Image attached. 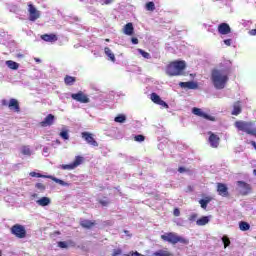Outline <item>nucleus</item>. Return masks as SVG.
Here are the masks:
<instances>
[{"instance_id": "1", "label": "nucleus", "mask_w": 256, "mask_h": 256, "mask_svg": "<svg viewBox=\"0 0 256 256\" xmlns=\"http://www.w3.org/2000/svg\"><path fill=\"white\" fill-rule=\"evenodd\" d=\"M211 81L215 89H225L227 83H229V74L223 70L213 69L211 71Z\"/></svg>"}, {"instance_id": "2", "label": "nucleus", "mask_w": 256, "mask_h": 256, "mask_svg": "<svg viewBox=\"0 0 256 256\" xmlns=\"http://www.w3.org/2000/svg\"><path fill=\"white\" fill-rule=\"evenodd\" d=\"M185 69H187L185 60H175L166 66V74L169 77H179L185 75Z\"/></svg>"}, {"instance_id": "3", "label": "nucleus", "mask_w": 256, "mask_h": 256, "mask_svg": "<svg viewBox=\"0 0 256 256\" xmlns=\"http://www.w3.org/2000/svg\"><path fill=\"white\" fill-rule=\"evenodd\" d=\"M162 241L166 243H171V245H177V243H182V245H189V240L187 238L181 237L174 232H168L160 236Z\"/></svg>"}, {"instance_id": "4", "label": "nucleus", "mask_w": 256, "mask_h": 256, "mask_svg": "<svg viewBox=\"0 0 256 256\" xmlns=\"http://www.w3.org/2000/svg\"><path fill=\"white\" fill-rule=\"evenodd\" d=\"M235 127L237 128L238 131H244L248 135H253V137H255L256 135V128H251L253 127V123L251 122L236 121Z\"/></svg>"}, {"instance_id": "5", "label": "nucleus", "mask_w": 256, "mask_h": 256, "mask_svg": "<svg viewBox=\"0 0 256 256\" xmlns=\"http://www.w3.org/2000/svg\"><path fill=\"white\" fill-rule=\"evenodd\" d=\"M30 177H37V178H42V179H51L52 181H54V183H58V185H62V187H69V183L55 177V176H50V175H43L41 173H37V172H30Z\"/></svg>"}, {"instance_id": "6", "label": "nucleus", "mask_w": 256, "mask_h": 256, "mask_svg": "<svg viewBox=\"0 0 256 256\" xmlns=\"http://www.w3.org/2000/svg\"><path fill=\"white\" fill-rule=\"evenodd\" d=\"M10 232L15 235L17 239H25L27 237V230L21 224H15L11 227Z\"/></svg>"}, {"instance_id": "7", "label": "nucleus", "mask_w": 256, "mask_h": 256, "mask_svg": "<svg viewBox=\"0 0 256 256\" xmlns=\"http://www.w3.org/2000/svg\"><path fill=\"white\" fill-rule=\"evenodd\" d=\"M71 99H73V101H77V103H83V104L91 103V99H89V96L85 94L83 91L72 93Z\"/></svg>"}, {"instance_id": "8", "label": "nucleus", "mask_w": 256, "mask_h": 256, "mask_svg": "<svg viewBox=\"0 0 256 256\" xmlns=\"http://www.w3.org/2000/svg\"><path fill=\"white\" fill-rule=\"evenodd\" d=\"M29 21L35 22L41 17V12L31 3L28 4Z\"/></svg>"}, {"instance_id": "9", "label": "nucleus", "mask_w": 256, "mask_h": 256, "mask_svg": "<svg viewBox=\"0 0 256 256\" xmlns=\"http://www.w3.org/2000/svg\"><path fill=\"white\" fill-rule=\"evenodd\" d=\"M193 115H196L197 117H202V119H206L207 121H216L215 116H211L205 112H202L200 108L194 107L192 109Z\"/></svg>"}, {"instance_id": "10", "label": "nucleus", "mask_w": 256, "mask_h": 256, "mask_svg": "<svg viewBox=\"0 0 256 256\" xmlns=\"http://www.w3.org/2000/svg\"><path fill=\"white\" fill-rule=\"evenodd\" d=\"M150 99L153 103H155L156 105H160L161 107H165V109H169V105L166 104L165 101H163L161 99V96L158 95L157 93L153 92L151 95H150Z\"/></svg>"}, {"instance_id": "11", "label": "nucleus", "mask_w": 256, "mask_h": 256, "mask_svg": "<svg viewBox=\"0 0 256 256\" xmlns=\"http://www.w3.org/2000/svg\"><path fill=\"white\" fill-rule=\"evenodd\" d=\"M209 138L208 141L210 143V147H212L213 149H217V147H219V142L221 141V138H219V136H217L215 133L213 132H208Z\"/></svg>"}, {"instance_id": "12", "label": "nucleus", "mask_w": 256, "mask_h": 256, "mask_svg": "<svg viewBox=\"0 0 256 256\" xmlns=\"http://www.w3.org/2000/svg\"><path fill=\"white\" fill-rule=\"evenodd\" d=\"M237 185L239 187V193L240 195H249L251 193V185L244 181H238Z\"/></svg>"}, {"instance_id": "13", "label": "nucleus", "mask_w": 256, "mask_h": 256, "mask_svg": "<svg viewBox=\"0 0 256 256\" xmlns=\"http://www.w3.org/2000/svg\"><path fill=\"white\" fill-rule=\"evenodd\" d=\"M82 139L86 140L88 145H92V147H98L99 143H97V140L93 137V134L89 132H82Z\"/></svg>"}, {"instance_id": "14", "label": "nucleus", "mask_w": 256, "mask_h": 256, "mask_svg": "<svg viewBox=\"0 0 256 256\" xmlns=\"http://www.w3.org/2000/svg\"><path fill=\"white\" fill-rule=\"evenodd\" d=\"M217 192L221 197H229V188L224 183H217Z\"/></svg>"}, {"instance_id": "15", "label": "nucleus", "mask_w": 256, "mask_h": 256, "mask_svg": "<svg viewBox=\"0 0 256 256\" xmlns=\"http://www.w3.org/2000/svg\"><path fill=\"white\" fill-rule=\"evenodd\" d=\"M8 107L11 111H15V113H19L21 111V107L19 106V101L17 99L11 98L8 102Z\"/></svg>"}, {"instance_id": "16", "label": "nucleus", "mask_w": 256, "mask_h": 256, "mask_svg": "<svg viewBox=\"0 0 256 256\" xmlns=\"http://www.w3.org/2000/svg\"><path fill=\"white\" fill-rule=\"evenodd\" d=\"M218 33L220 35H229L231 33V26L227 23H221L218 25Z\"/></svg>"}, {"instance_id": "17", "label": "nucleus", "mask_w": 256, "mask_h": 256, "mask_svg": "<svg viewBox=\"0 0 256 256\" xmlns=\"http://www.w3.org/2000/svg\"><path fill=\"white\" fill-rule=\"evenodd\" d=\"M42 41H46V43H55L59 40V37H57L56 34H43L40 36Z\"/></svg>"}, {"instance_id": "18", "label": "nucleus", "mask_w": 256, "mask_h": 256, "mask_svg": "<svg viewBox=\"0 0 256 256\" xmlns=\"http://www.w3.org/2000/svg\"><path fill=\"white\" fill-rule=\"evenodd\" d=\"M55 121V116L53 114H48L44 120L40 123L41 127H51Z\"/></svg>"}, {"instance_id": "19", "label": "nucleus", "mask_w": 256, "mask_h": 256, "mask_svg": "<svg viewBox=\"0 0 256 256\" xmlns=\"http://www.w3.org/2000/svg\"><path fill=\"white\" fill-rule=\"evenodd\" d=\"M81 161H74L71 164H62L60 165V168H62L64 171H73V169H76V167H79V164Z\"/></svg>"}, {"instance_id": "20", "label": "nucleus", "mask_w": 256, "mask_h": 256, "mask_svg": "<svg viewBox=\"0 0 256 256\" xmlns=\"http://www.w3.org/2000/svg\"><path fill=\"white\" fill-rule=\"evenodd\" d=\"M20 154L24 157H31V155H33V150H31V146L23 145L20 148Z\"/></svg>"}, {"instance_id": "21", "label": "nucleus", "mask_w": 256, "mask_h": 256, "mask_svg": "<svg viewBox=\"0 0 256 256\" xmlns=\"http://www.w3.org/2000/svg\"><path fill=\"white\" fill-rule=\"evenodd\" d=\"M95 225H97L95 221H91V220L80 221V226L83 227V229H93Z\"/></svg>"}, {"instance_id": "22", "label": "nucleus", "mask_w": 256, "mask_h": 256, "mask_svg": "<svg viewBox=\"0 0 256 256\" xmlns=\"http://www.w3.org/2000/svg\"><path fill=\"white\" fill-rule=\"evenodd\" d=\"M180 87H185L186 89H198L199 85L197 82L189 81V82H180Z\"/></svg>"}, {"instance_id": "23", "label": "nucleus", "mask_w": 256, "mask_h": 256, "mask_svg": "<svg viewBox=\"0 0 256 256\" xmlns=\"http://www.w3.org/2000/svg\"><path fill=\"white\" fill-rule=\"evenodd\" d=\"M241 111H242L241 101L235 102L233 104V110H232L231 115H235V116L240 115Z\"/></svg>"}, {"instance_id": "24", "label": "nucleus", "mask_w": 256, "mask_h": 256, "mask_svg": "<svg viewBox=\"0 0 256 256\" xmlns=\"http://www.w3.org/2000/svg\"><path fill=\"white\" fill-rule=\"evenodd\" d=\"M37 205L40 207H47V205H51V198L49 197H42L36 201Z\"/></svg>"}, {"instance_id": "25", "label": "nucleus", "mask_w": 256, "mask_h": 256, "mask_svg": "<svg viewBox=\"0 0 256 256\" xmlns=\"http://www.w3.org/2000/svg\"><path fill=\"white\" fill-rule=\"evenodd\" d=\"M75 247V242H73V240H68L66 241H60L58 242V247H60V249H67L68 247Z\"/></svg>"}, {"instance_id": "26", "label": "nucleus", "mask_w": 256, "mask_h": 256, "mask_svg": "<svg viewBox=\"0 0 256 256\" xmlns=\"http://www.w3.org/2000/svg\"><path fill=\"white\" fill-rule=\"evenodd\" d=\"M210 201H213V198L207 196L204 199L199 200V204L202 209H207V205H209Z\"/></svg>"}, {"instance_id": "27", "label": "nucleus", "mask_w": 256, "mask_h": 256, "mask_svg": "<svg viewBox=\"0 0 256 256\" xmlns=\"http://www.w3.org/2000/svg\"><path fill=\"white\" fill-rule=\"evenodd\" d=\"M133 31H135V29L133 28V23H127L124 26V34L125 35H133Z\"/></svg>"}, {"instance_id": "28", "label": "nucleus", "mask_w": 256, "mask_h": 256, "mask_svg": "<svg viewBox=\"0 0 256 256\" xmlns=\"http://www.w3.org/2000/svg\"><path fill=\"white\" fill-rule=\"evenodd\" d=\"M104 53H105V55H107V57H109L110 61L115 63V54L111 51L110 47H105Z\"/></svg>"}, {"instance_id": "29", "label": "nucleus", "mask_w": 256, "mask_h": 256, "mask_svg": "<svg viewBox=\"0 0 256 256\" xmlns=\"http://www.w3.org/2000/svg\"><path fill=\"white\" fill-rule=\"evenodd\" d=\"M6 65L9 69H12L13 71H17V69H19V63L12 60L6 61Z\"/></svg>"}, {"instance_id": "30", "label": "nucleus", "mask_w": 256, "mask_h": 256, "mask_svg": "<svg viewBox=\"0 0 256 256\" xmlns=\"http://www.w3.org/2000/svg\"><path fill=\"white\" fill-rule=\"evenodd\" d=\"M75 81H77V78L76 77H73V76H69V75H66L64 77V83L65 85H68V86H71L75 83Z\"/></svg>"}, {"instance_id": "31", "label": "nucleus", "mask_w": 256, "mask_h": 256, "mask_svg": "<svg viewBox=\"0 0 256 256\" xmlns=\"http://www.w3.org/2000/svg\"><path fill=\"white\" fill-rule=\"evenodd\" d=\"M207 223H209V217H207V216H203L196 221V224L199 227H203L204 225H207Z\"/></svg>"}, {"instance_id": "32", "label": "nucleus", "mask_w": 256, "mask_h": 256, "mask_svg": "<svg viewBox=\"0 0 256 256\" xmlns=\"http://www.w3.org/2000/svg\"><path fill=\"white\" fill-rule=\"evenodd\" d=\"M240 231H249L251 229V225L245 221L239 222Z\"/></svg>"}, {"instance_id": "33", "label": "nucleus", "mask_w": 256, "mask_h": 256, "mask_svg": "<svg viewBox=\"0 0 256 256\" xmlns=\"http://www.w3.org/2000/svg\"><path fill=\"white\" fill-rule=\"evenodd\" d=\"M115 123H125L127 121V116L120 114L114 118Z\"/></svg>"}, {"instance_id": "34", "label": "nucleus", "mask_w": 256, "mask_h": 256, "mask_svg": "<svg viewBox=\"0 0 256 256\" xmlns=\"http://www.w3.org/2000/svg\"><path fill=\"white\" fill-rule=\"evenodd\" d=\"M138 53L144 57V59H151V54L149 52H146L145 50L139 48Z\"/></svg>"}, {"instance_id": "35", "label": "nucleus", "mask_w": 256, "mask_h": 256, "mask_svg": "<svg viewBox=\"0 0 256 256\" xmlns=\"http://www.w3.org/2000/svg\"><path fill=\"white\" fill-rule=\"evenodd\" d=\"M222 242L224 243V249H227L231 245V240L227 236L222 237Z\"/></svg>"}, {"instance_id": "36", "label": "nucleus", "mask_w": 256, "mask_h": 256, "mask_svg": "<svg viewBox=\"0 0 256 256\" xmlns=\"http://www.w3.org/2000/svg\"><path fill=\"white\" fill-rule=\"evenodd\" d=\"M146 10L147 11H155V3L154 2H147L146 3Z\"/></svg>"}, {"instance_id": "37", "label": "nucleus", "mask_w": 256, "mask_h": 256, "mask_svg": "<svg viewBox=\"0 0 256 256\" xmlns=\"http://www.w3.org/2000/svg\"><path fill=\"white\" fill-rule=\"evenodd\" d=\"M60 137L67 141V139H69V132L67 130H63L62 132H60Z\"/></svg>"}, {"instance_id": "38", "label": "nucleus", "mask_w": 256, "mask_h": 256, "mask_svg": "<svg viewBox=\"0 0 256 256\" xmlns=\"http://www.w3.org/2000/svg\"><path fill=\"white\" fill-rule=\"evenodd\" d=\"M134 141H137L138 143H142V141H145V136L139 134L134 137Z\"/></svg>"}, {"instance_id": "39", "label": "nucleus", "mask_w": 256, "mask_h": 256, "mask_svg": "<svg viewBox=\"0 0 256 256\" xmlns=\"http://www.w3.org/2000/svg\"><path fill=\"white\" fill-rule=\"evenodd\" d=\"M153 256H171V254L169 252L159 251V252H155Z\"/></svg>"}, {"instance_id": "40", "label": "nucleus", "mask_w": 256, "mask_h": 256, "mask_svg": "<svg viewBox=\"0 0 256 256\" xmlns=\"http://www.w3.org/2000/svg\"><path fill=\"white\" fill-rule=\"evenodd\" d=\"M35 187H36V189H38L39 191H45V189H46V186H45V184H43V183H36Z\"/></svg>"}, {"instance_id": "41", "label": "nucleus", "mask_w": 256, "mask_h": 256, "mask_svg": "<svg viewBox=\"0 0 256 256\" xmlns=\"http://www.w3.org/2000/svg\"><path fill=\"white\" fill-rule=\"evenodd\" d=\"M98 203H100L102 207H107V205H109V200H99Z\"/></svg>"}, {"instance_id": "42", "label": "nucleus", "mask_w": 256, "mask_h": 256, "mask_svg": "<svg viewBox=\"0 0 256 256\" xmlns=\"http://www.w3.org/2000/svg\"><path fill=\"white\" fill-rule=\"evenodd\" d=\"M173 215L174 217H179L181 215V210H179V208H175L173 210Z\"/></svg>"}, {"instance_id": "43", "label": "nucleus", "mask_w": 256, "mask_h": 256, "mask_svg": "<svg viewBox=\"0 0 256 256\" xmlns=\"http://www.w3.org/2000/svg\"><path fill=\"white\" fill-rule=\"evenodd\" d=\"M178 171H179L180 173H189V169H187V168H185V167H183V166L179 167V168H178Z\"/></svg>"}, {"instance_id": "44", "label": "nucleus", "mask_w": 256, "mask_h": 256, "mask_svg": "<svg viewBox=\"0 0 256 256\" xmlns=\"http://www.w3.org/2000/svg\"><path fill=\"white\" fill-rule=\"evenodd\" d=\"M197 217H198V215L197 214H191L190 216H189V221H196L197 220Z\"/></svg>"}, {"instance_id": "45", "label": "nucleus", "mask_w": 256, "mask_h": 256, "mask_svg": "<svg viewBox=\"0 0 256 256\" xmlns=\"http://www.w3.org/2000/svg\"><path fill=\"white\" fill-rule=\"evenodd\" d=\"M231 42H232L231 39H225L224 40V43L227 45V47H231Z\"/></svg>"}, {"instance_id": "46", "label": "nucleus", "mask_w": 256, "mask_h": 256, "mask_svg": "<svg viewBox=\"0 0 256 256\" xmlns=\"http://www.w3.org/2000/svg\"><path fill=\"white\" fill-rule=\"evenodd\" d=\"M131 42L133 43V45H138L139 44V39L137 38H132Z\"/></svg>"}, {"instance_id": "47", "label": "nucleus", "mask_w": 256, "mask_h": 256, "mask_svg": "<svg viewBox=\"0 0 256 256\" xmlns=\"http://www.w3.org/2000/svg\"><path fill=\"white\" fill-rule=\"evenodd\" d=\"M1 103H2L3 107H9V102L7 100L4 99L1 101Z\"/></svg>"}, {"instance_id": "48", "label": "nucleus", "mask_w": 256, "mask_h": 256, "mask_svg": "<svg viewBox=\"0 0 256 256\" xmlns=\"http://www.w3.org/2000/svg\"><path fill=\"white\" fill-rule=\"evenodd\" d=\"M249 35H251L252 37H255L256 36V29L250 30Z\"/></svg>"}, {"instance_id": "49", "label": "nucleus", "mask_w": 256, "mask_h": 256, "mask_svg": "<svg viewBox=\"0 0 256 256\" xmlns=\"http://www.w3.org/2000/svg\"><path fill=\"white\" fill-rule=\"evenodd\" d=\"M75 161H85V158L83 156H76Z\"/></svg>"}, {"instance_id": "50", "label": "nucleus", "mask_w": 256, "mask_h": 256, "mask_svg": "<svg viewBox=\"0 0 256 256\" xmlns=\"http://www.w3.org/2000/svg\"><path fill=\"white\" fill-rule=\"evenodd\" d=\"M110 3H113V0H105V1H104V4H105V5H110Z\"/></svg>"}, {"instance_id": "51", "label": "nucleus", "mask_w": 256, "mask_h": 256, "mask_svg": "<svg viewBox=\"0 0 256 256\" xmlns=\"http://www.w3.org/2000/svg\"><path fill=\"white\" fill-rule=\"evenodd\" d=\"M124 233H125L126 235H129V230H124Z\"/></svg>"}, {"instance_id": "52", "label": "nucleus", "mask_w": 256, "mask_h": 256, "mask_svg": "<svg viewBox=\"0 0 256 256\" xmlns=\"http://www.w3.org/2000/svg\"><path fill=\"white\" fill-rule=\"evenodd\" d=\"M106 43H109V41H111L109 38L105 39Z\"/></svg>"}, {"instance_id": "53", "label": "nucleus", "mask_w": 256, "mask_h": 256, "mask_svg": "<svg viewBox=\"0 0 256 256\" xmlns=\"http://www.w3.org/2000/svg\"><path fill=\"white\" fill-rule=\"evenodd\" d=\"M253 175H256V169L253 170Z\"/></svg>"}, {"instance_id": "54", "label": "nucleus", "mask_w": 256, "mask_h": 256, "mask_svg": "<svg viewBox=\"0 0 256 256\" xmlns=\"http://www.w3.org/2000/svg\"><path fill=\"white\" fill-rule=\"evenodd\" d=\"M44 151L47 152V148H44Z\"/></svg>"}, {"instance_id": "55", "label": "nucleus", "mask_w": 256, "mask_h": 256, "mask_svg": "<svg viewBox=\"0 0 256 256\" xmlns=\"http://www.w3.org/2000/svg\"><path fill=\"white\" fill-rule=\"evenodd\" d=\"M0 256H1V250H0Z\"/></svg>"}]
</instances>
